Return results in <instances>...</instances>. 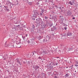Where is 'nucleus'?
<instances>
[{
  "label": "nucleus",
  "mask_w": 78,
  "mask_h": 78,
  "mask_svg": "<svg viewBox=\"0 0 78 78\" xmlns=\"http://www.w3.org/2000/svg\"><path fill=\"white\" fill-rule=\"evenodd\" d=\"M33 17L35 18H37L38 15H39V13L37 11V10H36L34 11L33 13Z\"/></svg>",
  "instance_id": "f257e3e1"
},
{
  "label": "nucleus",
  "mask_w": 78,
  "mask_h": 78,
  "mask_svg": "<svg viewBox=\"0 0 78 78\" xmlns=\"http://www.w3.org/2000/svg\"><path fill=\"white\" fill-rule=\"evenodd\" d=\"M36 20L37 21L35 22V23H37V24H39L41 23V22L42 21V20L40 18H38L37 19H36Z\"/></svg>",
  "instance_id": "f03ea898"
},
{
  "label": "nucleus",
  "mask_w": 78,
  "mask_h": 78,
  "mask_svg": "<svg viewBox=\"0 0 78 78\" xmlns=\"http://www.w3.org/2000/svg\"><path fill=\"white\" fill-rule=\"evenodd\" d=\"M2 58H3V59H4V60H5V59H8V54L5 55L2 57Z\"/></svg>",
  "instance_id": "7ed1b4c3"
},
{
  "label": "nucleus",
  "mask_w": 78,
  "mask_h": 78,
  "mask_svg": "<svg viewBox=\"0 0 78 78\" xmlns=\"http://www.w3.org/2000/svg\"><path fill=\"white\" fill-rule=\"evenodd\" d=\"M33 69H34L35 70H37V69H39V66H37V65H34L33 66Z\"/></svg>",
  "instance_id": "20e7f679"
},
{
  "label": "nucleus",
  "mask_w": 78,
  "mask_h": 78,
  "mask_svg": "<svg viewBox=\"0 0 78 78\" xmlns=\"http://www.w3.org/2000/svg\"><path fill=\"white\" fill-rule=\"evenodd\" d=\"M43 56H44V55H46V54H48V51H47V50H44L43 51Z\"/></svg>",
  "instance_id": "39448f33"
},
{
  "label": "nucleus",
  "mask_w": 78,
  "mask_h": 78,
  "mask_svg": "<svg viewBox=\"0 0 78 78\" xmlns=\"http://www.w3.org/2000/svg\"><path fill=\"white\" fill-rule=\"evenodd\" d=\"M67 50L68 51H72V50H74V48H73V47L72 46L71 48H68L67 49Z\"/></svg>",
  "instance_id": "423d86ee"
},
{
  "label": "nucleus",
  "mask_w": 78,
  "mask_h": 78,
  "mask_svg": "<svg viewBox=\"0 0 78 78\" xmlns=\"http://www.w3.org/2000/svg\"><path fill=\"white\" fill-rule=\"evenodd\" d=\"M75 0H73L72 2L71 1H69V4H70L71 5H73V4L75 5V3H74V2H75Z\"/></svg>",
  "instance_id": "0eeeda50"
},
{
  "label": "nucleus",
  "mask_w": 78,
  "mask_h": 78,
  "mask_svg": "<svg viewBox=\"0 0 78 78\" xmlns=\"http://www.w3.org/2000/svg\"><path fill=\"white\" fill-rule=\"evenodd\" d=\"M66 14H67V16H70L72 14V13L71 12L69 11L67 12Z\"/></svg>",
  "instance_id": "6e6552de"
},
{
  "label": "nucleus",
  "mask_w": 78,
  "mask_h": 78,
  "mask_svg": "<svg viewBox=\"0 0 78 78\" xmlns=\"http://www.w3.org/2000/svg\"><path fill=\"white\" fill-rule=\"evenodd\" d=\"M45 27V25L42 24L41 25V28L42 30H44V29Z\"/></svg>",
  "instance_id": "1a4fd4ad"
},
{
  "label": "nucleus",
  "mask_w": 78,
  "mask_h": 78,
  "mask_svg": "<svg viewBox=\"0 0 78 78\" xmlns=\"http://www.w3.org/2000/svg\"><path fill=\"white\" fill-rule=\"evenodd\" d=\"M72 34L70 32H68L67 34V36H72Z\"/></svg>",
  "instance_id": "9d476101"
},
{
  "label": "nucleus",
  "mask_w": 78,
  "mask_h": 78,
  "mask_svg": "<svg viewBox=\"0 0 78 78\" xmlns=\"http://www.w3.org/2000/svg\"><path fill=\"white\" fill-rule=\"evenodd\" d=\"M34 53L36 54V51H33L31 54L30 55L31 56H33V55H34Z\"/></svg>",
  "instance_id": "9b49d317"
},
{
  "label": "nucleus",
  "mask_w": 78,
  "mask_h": 78,
  "mask_svg": "<svg viewBox=\"0 0 78 78\" xmlns=\"http://www.w3.org/2000/svg\"><path fill=\"white\" fill-rule=\"evenodd\" d=\"M16 60L17 62H18V63L20 65H22V64L21 63H20V61H19V60L18 59H16Z\"/></svg>",
  "instance_id": "f8f14e48"
},
{
  "label": "nucleus",
  "mask_w": 78,
  "mask_h": 78,
  "mask_svg": "<svg viewBox=\"0 0 78 78\" xmlns=\"http://www.w3.org/2000/svg\"><path fill=\"white\" fill-rule=\"evenodd\" d=\"M70 75V74L68 73L66 74V75L65 76V77L66 78L68 76H69Z\"/></svg>",
  "instance_id": "ddd939ff"
},
{
  "label": "nucleus",
  "mask_w": 78,
  "mask_h": 78,
  "mask_svg": "<svg viewBox=\"0 0 78 78\" xmlns=\"http://www.w3.org/2000/svg\"><path fill=\"white\" fill-rule=\"evenodd\" d=\"M61 23L63 25V26H67V25L65 24V23H63V21H62V23Z\"/></svg>",
  "instance_id": "4468645a"
},
{
  "label": "nucleus",
  "mask_w": 78,
  "mask_h": 78,
  "mask_svg": "<svg viewBox=\"0 0 78 78\" xmlns=\"http://www.w3.org/2000/svg\"><path fill=\"white\" fill-rule=\"evenodd\" d=\"M39 38H40L39 40H41V39H43L44 38V37L42 36H39Z\"/></svg>",
  "instance_id": "2eb2a0df"
},
{
  "label": "nucleus",
  "mask_w": 78,
  "mask_h": 78,
  "mask_svg": "<svg viewBox=\"0 0 78 78\" xmlns=\"http://www.w3.org/2000/svg\"><path fill=\"white\" fill-rule=\"evenodd\" d=\"M50 39V37H49L48 36L47 37V38L46 39V41H49V40Z\"/></svg>",
  "instance_id": "dca6fc26"
},
{
  "label": "nucleus",
  "mask_w": 78,
  "mask_h": 78,
  "mask_svg": "<svg viewBox=\"0 0 78 78\" xmlns=\"http://www.w3.org/2000/svg\"><path fill=\"white\" fill-rule=\"evenodd\" d=\"M32 64V62H30V61H28V63L29 65V66H31V64Z\"/></svg>",
  "instance_id": "f3484780"
},
{
  "label": "nucleus",
  "mask_w": 78,
  "mask_h": 78,
  "mask_svg": "<svg viewBox=\"0 0 78 78\" xmlns=\"http://www.w3.org/2000/svg\"><path fill=\"white\" fill-rule=\"evenodd\" d=\"M28 5H30L31 6V5H33V2H30L28 3Z\"/></svg>",
  "instance_id": "a211bd4d"
},
{
  "label": "nucleus",
  "mask_w": 78,
  "mask_h": 78,
  "mask_svg": "<svg viewBox=\"0 0 78 78\" xmlns=\"http://www.w3.org/2000/svg\"><path fill=\"white\" fill-rule=\"evenodd\" d=\"M9 3H10V5H11V3L10 2L8 1L6 2V5H8Z\"/></svg>",
  "instance_id": "6ab92c4d"
},
{
  "label": "nucleus",
  "mask_w": 78,
  "mask_h": 78,
  "mask_svg": "<svg viewBox=\"0 0 78 78\" xmlns=\"http://www.w3.org/2000/svg\"><path fill=\"white\" fill-rule=\"evenodd\" d=\"M55 31V28H51V31Z\"/></svg>",
  "instance_id": "aec40b11"
},
{
  "label": "nucleus",
  "mask_w": 78,
  "mask_h": 78,
  "mask_svg": "<svg viewBox=\"0 0 78 78\" xmlns=\"http://www.w3.org/2000/svg\"><path fill=\"white\" fill-rule=\"evenodd\" d=\"M20 42L19 41V42L18 41H16V44H17V45H18V44H19Z\"/></svg>",
  "instance_id": "412c9836"
},
{
  "label": "nucleus",
  "mask_w": 78,
  "mask_h": 78,
  "mask_svg": "<svg viewBox=\"0 0 78 78\" xmlns=\"http://www.w3.org/2000/svg\"><path fill=\"white\" fill-rule=\"evenodd\" d=\"M32 28L33 29H34V28H35V26H34V24L32 25Z\"/></svg>",
  "instance_id": "4be33fe9"
},
{
  "label": "nucleus",
  "mask_w": 78,
  "mask_h": 78,
  "mask_svg": "<svg viewBox=\"0 0 78 78\" xmlns=\"http://www.w3.org/2000/svg\"><path fill=\"white\" fill-rule=\"evenodd\" d=\"M44 12V9H41V12H42V13H43Z\"/></svg>",
  "instance_id": "5701e85b"
},
{
  "label": "nucleus",
  "mask_w": 78,
  "mask_h": 78,
  "mask_svg": "<svg viewBox=\"0 0 78 78\" xmlns=\"http://www.w3.org/2000/svg\"><path fill=\"white\" fill-rule=\"evenodd\" d=\"M5 11H8V12H9V9H5Z\"/></svg>",
  "instance_id": "b1692460"
},
{
  "label": "nucleus",
  "mask_w": 78,
  "mask_h": 78,
  "mask_svg": "<svg viewBox=\"0 0 78 78\" xmlns=\"http://www.w3.org/2000/svg\"><path fill=\"white\" fill-rule=\"evenodd\" d=\"M41 74L43 76H45V74L44 73H41Z\"/></svg>",
  "instance_id": "393cba45"
},
{
  "label": "nucleus",
  "mask_w": 78,
  "mask_h": 78,
  "mask_svg": "<svg viewBox=\"0 0 78 78\" xmlns=\"http://www.w3.org/2000/svg\"><path fill=\"white\" fill-rule=\"evenodd\" d=\"M12 46L13 47H14V48H16V46H15V44H12Z\"/></svg>",
  "instance_id": "a878e982"
},
{
  "label": "nucleus",
  "mask_w": 78,
  "mask_h": 78,
  "mask_svg": "<svg viewBox=\"0 0 78 78\" xmlns=\"http://www.w3.org/2000/svg\"><path fill=\"white\" fill-rule=\"evenodd\" d=\"M59 17H60V19H61V20H62V18H61V17H62V16H59Z\"/></svg>",
  "instance_id": "bb28decb"
},
{
  "label": "nucleus",
  "mask_w": 78,
  "mask_h": 78,
  "mask_svg": "<svg viewBox=\"0 0 78 78\" xmlns=\"http://www.w3.org/2000/svg\"><path fill=\"white\" fill-rule=\"evenodd\" d=\"M48 18L46 16H45L44 17V19H48Z\"/></svg>",
  "instance_id": "cd10ccee"
},
{
  "label": "nucleus",
  "mask_w": 78,
  "mask_h": 78,
  "mask_svg": "<svg viewBox=\"0 0 78 78\" xmlns=\"http://www.w3.org/2000/svg\"><path fill=\"white\" fill-rule=\"evenodd\" d=\"M27 43H28V44H29V43H30V41H29V40H28L27 41Z\"/></svg>",
  "instance_id": "c85d7f7f"
},
{
  "label": "nucleus",
  "mask_w": 78,
  "mask_h": 78,
  "mask_svg": "<svg viewBox=\"0 0 78 78\" xmlns=\"http://www.w3.org/2000/svg\"><path fill=\"white\" fill-rule=\"evenodd\" d=\"M40 55H41V54H43V52H40Z\"/></svg>",
  "instance_id": "c756f323"
},
{
  "label": "nucleus",
  "mask_w": 78,
  "mask_h": 78,
  "mask_svg": "<svg viewBox=\"0 0 78 78\" xmlns=\"http://www.w3.org/2000/svg\"><path fill=\"white\" fill-rule=\"evenodd\" d=\"M52 26H53V24H51L49 25V27H52Z\"/></svg>",
  "instance_id": "7c9ffc66"
},
{
  "label": "nucleus",
  "mask_w": 78,
  "mask_h": 78,
  "mask_svg": "<svg viewBox=\"0 0 78 78\" xmlns=\"http://www.w3.org/2000/svg\"><path fill=\"white\" fill-rule=\"evenodd\" d=\"M43 42H45L46 41L45 39L43 40Z\"/></svg>",
  "instance_id": "2f4dec72"
},
{
  "label": "nucleus",
  "mask_w": 78,
  "mask_h": 78,
  "mask_svg": "<svg viewBox=\"0 0 78 78\" xmlns=\"http://www.w3.org/2000/svg\"><path fill=\"white\" fill-rule=\"evenodd\" d=\"M40 16H42V15H43V14L41 13H40Z\"/></svg>",
  "instance_id": "473e14b6"
},
{
  "label": "nucleus",
  "mask_w": 78,
  "mask_h": 78,
  "mask_svg": "<svg viewBox=\"0 0 78 78\" xmlns=\"http://www.w3.org/2000/svg\"><path fill=\"white\" fill-rule=\"evenodd\" d=\"M58 62H57H57L55 63V65L56 66H57L58 65Z\"/></svg>",
  "instance_id": "72a5a7b5"
},
{
  "label": "nucleus",
  "mask_w": 78,
  "mask_h": 78,
  "mask_svg": "<svg viewBox=\"0 0 78 78\" xmlns=\"http://www.w3.org/2000/svg\"><path fill=\"white\" fill-rule=\"evenodd\" d=\"M53 19H54V20H57L56 18V17H55V18H54Z\"/></svg>",
  "instance_id": "f704fd0d"
},
{
  "label": "nucleus",
  "mask_w": 78,
  "mask_h": 78,
  "mask_svg": "<svg viewBox=\"0 0 78 78\" xmlns=\"http://www.w3.org/2000/svg\"><path fill=\"white\" fill-rule=\"evenodd\" d=\"M54 78H58V77L56 76H55Z\"/></svg>",
  "instance_id": "c9c22d12"
},
{
  "label": "nucleus",
  "mask_w": 78,
  "mask_h": 78,
  "mask_svg": "<svg viewBox=\"0 0 78 78\" xmlns=\"http://www.w3.org/2000/svg\"><path fill=\"white\" fill-rule=\"evenodd\" d=\"M4 8H5V9H8V8H7V6H4Z\"/></svg>",
  "instance_id": "e433bc0d"
},
{
  "label": "nucleus",
  "mask_w": 78,
  "mask_h": 78,
  "mask_svg": "<svg viewBox=\"0 0 78 78\" xmlns=\"http://www.w3.org/2000/svg\"><path fill=\"white\" fill-rule=\"evenodd\" d=\"M32 20H35V18H32Z\"/></svg>",
  "instance_id": "4c0bfd02"
},
{
  "label": "nucleus",
  "mask_w": 78,
  "mask_h": 78,
  "mask_svg": "<svg viewBox=\"0 0 78 78\" xmlns=\"http://www.w3.org/2000/svg\"><path fill=\"white\" fill-rule=\"evenodd\" d=\"M23 63L24 64H25L26 63V62H23Z\"/></svg>",
  "instance_id": "58836bf2"
},
{
  "label": "nucleus",
  "mask_w": 78,
  "mask_h": 78,
  "mask_svg": "<svg viewBox=\"0 0 78 78\" xmlns=\"http://www.w3.org/2000/svg\"><path fill=\"white\" fill-rule=\"evenodd\" d=\"M64 29H65V30H67V27H64Z\"/></svg>",
  "instance_id": "ea45409f"
},
{
  "label": "nucleus",
  "mask_w": 78,
  "mask_h": 78,
  "mask_svg": "<svg viewBox=\"0 0 78 78\" xmlns=\"http://www.w3.org/2000/svg\"><path fill=\"white\" fill-rule=\"evenodd\" d=\"M75 66H76V67H77V66H78V65L76 64L75 65Z\"/></svg>",
  "instance_id": "a19ab883"
},
{
  "label": "nucleus",
  "mask_w": 78,
  "mask_h": 78,
  "mask_svg": "<svg viewBox=\"0 0 78 78\" xmlns=\"http://www.w3.org/2000/svg\"><path fill=\"white\" fill-rule=\"evenodd\" d=\"M75 19V18L74 17H73L72 19L74 20Z\"/></svg>",
  "instance_id": "79ce46f5"
},
{
  "label": "nucleus",
  "mask_w": 78,
  "mask_h": 78,
  "mask_svg": "<svg viewBox=\"0 0 78 78\" xmlns=\"http://www.w3.org/2000/svg\"><path fill=\"white\" fill-rule=\"evenodd\" d=\"M38 59H41V57L40 56L39 57Z\"/></svg>",
  "instance_id": "37998d69"
},
{
  "label": "nucleus",
  "mask_w": 78,
  "mask_h": 78,
  "mask_svg": "<svg viewBox=\"0 0 78 78\" xmlns=\"http://www.w3.org/2000/svg\"><path fill=\"white\" fill-rule=\"evenodd\" d=\"M22 37L23 38H25V36H24V37H23V36H22Z\"/></svg>",
  "instance_id": "c03bdc74"
},
{
  "label": "nucleus",
  "mask_w": 78,
  "mask_h": 78,
  "mask_svg": "<svg viewBox=\"0 0 78 78\" xmlns=\"http://www.w3.org/2000/svg\"><path fill=\"white\" fill-rule=\"evenodd\" d=\"M0 8H2V5L0 4Z\"/></svg>",
  "instance_id": "a18cd8bd"
},
{
  "label": "nucleus",
  "mask_w": 78,
  "mask_h": 78,
  "mask_svg": "<svg viewBox=\"0 0 78 78\" xmlns=\"http://www.w3.org/2000/svg\"><path fill=\"white\" fill-rule=\"evenodd\" d=\"M53 28H54V29H56V28H55V26H54Z\"/></svg>",
  "instance_id": "49530a36"
},
{
  "label": "nucleus",
  "mask_w": 78,
  "mask_h": 78,
  "mask_svg": "<svg viewBox=\"0 0 78 78\" xmlns=\"http://www.w3.org/2000/svg\"><path fill=\"white\" fill-rule=\"evenodd\" d=\"M61 46L62 47H64V45H61Z\"/></svg>",
  "instance_id": "de8ad7c7"
},
{
  "label": "nucleus",
  "mask_w": 78,
  "mask_h": 78,
  "mask_svg": "<svg viewBox=\"0 0 78 78\" xmlns=\"http://www.w3.org/2000/svg\"><path fill=\"white\" fill-rule=\"evenodd\" d=\"M53 66H55V64L53 63Z\"/></svg>",
  "instance_id": "09e8293b"
},
{
  "label": "nucleus",
  "mask_w": 78,
  "mask_h": 78,
  "mask_svg": "<svg viewBox=\"0 0 78 78\" xmlns=\"http://www.w3.org/2000/svg\"><path fill=\"white\" fill-rule=\"evenodd\" d=\"M41 22V23H43V21H42Z\"/></svg>",
  "instance_id": "8fccbe9b"
},
{
  "label": "nucleus",
  "mask_w": 78,
  "mask_h": 78,
  "mask_svg": "<svg viewBox=\"0 0 78 78\" xmlns=\"http://www.w3.org/2000/svg\"><path fill=\"white\" fill-rule=\"evenodd\" d=\"M27 36H28V34H27L26 35V37H27Z\"/></svg>",
  "instance_id": "3c124183"
},
{
  "label": "nucleus",
  "mask_w": 78,
  "mask_h": 78,
  "mask_svg": "<svg viewBox=\"0 0 78 78\" xmlns=\"http://www.w3.org/2000/svg\"><path fill=\"white\" fill-rule=\"evenodd\" d=\"M55 7H58V6L55 5Z\"/></svg>",
  "instance_id": "603ef678"
},
{
  "label": "nucleus",
  "mask_w": 78,
  "mask_h": 78,
  "mask_svg": "<svg viewBox=\"0 0 78 78\" xmlns=\"http://www.w3.org/2000/svg\"><path fill=\"white\" fill-rule=\"evenodd\" d=\"M54 75H57V74H54Z\"/></svg>",
  "instance_id": "864d4df0"
},
{
  "label": "nucleus",
  "mask_w": 78,
  "mask_h": 78,
  "mask_svg": "<svg viewBox=\"0 0 78 78\" xmlns=\"http://www.w3.org/2000/svg\"><path fill=\"white\" fill-rule=\"evenodd\" d=\"M20 25H18V26H16V27H19V26H20Z\"/></svg>",
  "instance_id": "5fc2aeb1"
},
{
  "label": "nucleus",
  "mask_w": 78,
  "mask_h": 78,
  "mask_svg": "<svg viewBox=\"0 0 78 78\" xmlns=\"http://www.w3.org/2000/svg\"><path fill=\"white\" fill-rule=\"evenodd\" d=\"M37 5H39V2H37Z\"/></svg>",
  "instance_id": "6e6d98bb"
},
{
  "label": "nucleus",
  "mask_w": 78,
  "mask_h": 78,
  "mask_svg": "<svg viewBox=\"0 0 78 78\" xmlns=\"http://www.w3.org/2000/svg\"><path fill=\"white\" fill-rule=\"evenodd\" d=\"M9 76H10V77H11V76L9 75Z\"/></svg>",
  "instance_id": "4d7b16f0"
},
{
  "label": "nucleus",
  "mask_w": 78,
  "mask_h": 78,
  "mask_svg": "<svg viewBox=\"0 0 78 78\" xmlns=\"http://www.w3.org/2000/svg\"><path fill=\"white\" fill-rule=\"evenodd\" d=\"M49 16H51V15H50V14L49 15Z\"/></svg>",
  "instance_id": "13d9d810"
},
{
  "label": "nucleus",
  "mask_w": 78,
  "mask_h": 78,
  "mask_svg": "<svg viewBox=\"0 0 78 78\" xmlns=\"http://www.w3.org/2000/svg\"><path fill=\"white\" fill-rule=\"evenodd\" d=\"M23 39L24 40V39H25L24 38H23Z\"/></svg>",
  "instance_id": "bf43d9fd"
},
{
  "label": "nucleus",
  "mask_w": 78,
  "mask_h": 78,
  "mask_svg": "<svg viewBox=\"0 0 78 78\" xmlns=\"http://www.w3.org/2000/svg\"><path fill=\"white\" fill-rule=\"evenodd\" d=\"M22 44H23V43L22 42Z\"/></svg>",
  "instance_id": "052dcab7"
},
{
  "label": "nucleus",
  "mask_w": 78,
  "mask_h": 78,
  "mask_svg": "<svg viewBox=\"0 0 78 78\" xmlns=\"http://www.w3.org/2000/svg\"><path fill=\"white\" fill-rule=\"evenodd\" d=\"M60 9H61V7H59Z\"/></svg>",
  "instance_id": "680f3d73"
},
{
  "label": "nucleus",
  "mask_w": 78,
  "mask_h": 78,
  "mask_svg": "<svg viewBox=\"0 0 78 78\" xmlns=\"http://www.w3.org/2000/svg\"><path fill=\"white\" fill-rule=\"evenodd\" d=\"M68 67H66V69H68Z\"/></svg>",
  "instance_id": "e2e57ef3"
},
{
  "label": "nucleus",
  "mask_w": 78,
  "mask_h": 78,
  "mask_svg": "<svg viewBox=\"0 0 78 78\" xmlns=\"http://www.w3.org/2000/svg\"><path fill=\"white\" fill-rule=\"evenodd\" d=\"M75 72H76V71H75Z\"/></svg>",
  "instance_id": "0e129e2a"
},
{
  "label": "nucleus",
  "mask_w": 78,
  "mask_h": 78,
  "mask_svg": "<svg viewBox=\"0 0 78 78\" xmlns=\"http://www.w3.org/2000/svg\"><path fill=\"white\" fill-rule=\"evenodd\" d=\"M7 72H9V70L7 71Z\"/></svg>",
  "instance_id": "69168bd1"
},
{
  "label": "nucleus",
  "mask_w": 78,
  "mask_h": 78,
  "mask_svg": "<svg viewBox=\"0 0 78 78\" xmlns=\"http://www.w3.org/2000/svg\"><path fill=\"white\" fill-rule=\"evenodd\" d=\"M40 59H41L42 60V58Z\"/></svg>",
  "instance_id": "338daca9"
},
{
  "label": "nucleus",
  "mask_w": 78,
  "mask_h": 78,
  "mask_svg": "<svg viewBox=\"0 0 78 78\" xmlns=\"http://www.w3.org/2000/svg\"><path fill=\"white\" fill-rule=\"evenodd\" d=\"M50 19H51V18H50Z\"/></svg>",
  "instance_id": "774afa93"
}]
</instances>
